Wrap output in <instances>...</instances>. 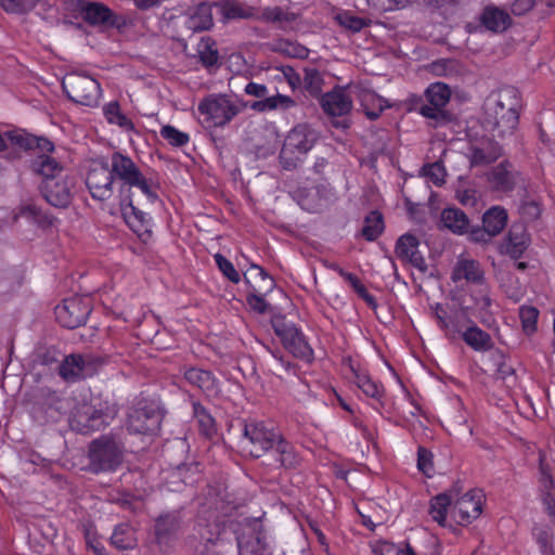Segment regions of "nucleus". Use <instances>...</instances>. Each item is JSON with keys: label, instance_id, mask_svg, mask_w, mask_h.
Listing matches in <instances>:
<instances>
[{"label": "nucleus", "instance_id": "79ce46f5", "mask_svg": "<svg viewBox=\"0 0 555 555\" xmlns=\"http://www.w3.org/2000/svg\"><path fill=\"white\" fill-rule=\"evenodd\" d=\"M192 410L199 433L207 438H212L217 434V424L210 412L198 401L192 402Z\"/></svg>", "mask_w": 555, "mask_h": 555}, {"label": "nucleus", "instance_id": "a211bd4d", "mask_svg": "<svg viewBox=\"0 0 555 555\" xmlns=\"http://www.w3.org/2000/svg\"><path fill=\"white\" fill-rule=\"evenodd\" d=\"M425 96L428 104L420 107V114L437 121L444 120L447 118L444 107L451 98L449 86L443 82L430 83L425 90Z\"/></svg>", "mask_w": 555, "mask_h": 555}, {"label": "nucleus", "instance_id": "ddd939ff", "mask_svg": "<svg viewBox=\"0 0 555 555\" xmlns=\"http://www.w3.org/2000/svg\"><path fill=\"white\" fill-rule=\"evenodd\" d=\"M438 328L448 340L460 338L466 323L472 322L466 309L456 306H444L436 302L430 306Z\"/></svg>", "mask_w": 555, "mask_h": 555}, {"label": "nucleus", "instance_id": "37998d69", "mask_svg": "<svg viewBox=\"0 0 555 555\" xmlns=\"http://www.w3.org/2000/svg\"><path fill=\"white\" fill-rule=\"evenodd\" d=\"M111 544L120 551L133 550L137 546L133 528L129 524L117 525L111 535Z\"/></svg>", "mask_w": 555, "mask_h": 555}, {"label": "nucleus", "instance_id": "39448f33", "mask_svg": "<svg viewBox=\"0 0 555 555\" xmlns=\"http://www.w3.org/2000/svg\"><path fill=\"white\" fill-rule=\"evenodd\" d=\"M197 111L207 127L223 128L238 115L241 109L230 95L211 93L201 100Z\"/></svg>", "mask_w": 555, "mask_h": 555}, {"label": "nucleus", "instance_id": "8fccbe9b", "mask_svg": "<svg viewBox=\"0 0 555 555\" xmlns=\"http://www.w3.org/2000/svg\"><path fill=\"white\" fill-rule=\"evenodd\" d=\"M539 314V310L533 306L522 305L519 307L521 328L527 336H531L538 331Z\"/></svg>", "mask_w": 555, "mask_h": 555}, {"label": "nucleus", "instance_id": "5701e85b", "mask_svg": "<svg viewBox=\"0 0 555 555\" xmlns=\"http://www.w3.org/2000/svg\"><path fill=\"white\" fill-rule=\"evenodd\" d=\"M502 146L492 138L481 137L470 141L468 155L470 165L487 166L502 156Z\"/></svg>", "mask_w": 555, "mask_h": 555}, {"label": "nucleus", "instance_id": "0eeeda50", "mask_svg": "<svg viewBox=\"0 0 555 555\" xmlns=\"http://www.w3.org/2000/svg\"><path fill=\"white\" fill-rule=\"evenodd\" d=\"M244 281L248 287L246 302L248 307L260 314L269 310L266 296L275 287L272 276L260 266L253 263L244 274Z\"/></svg>", "mask_w": 555, "mask_h": 555}, {"label": "nucleus", "instance_id": "aec40b11", "mask_svg": "<svg viewBox=\"0 0 555 555\" xmlns=\"http://www.w3.org/2000/svg\"><path fill=\"white\" fill-rule=\"evenodd\" d=\"M483 494L480 490H470L462 495L452 507V517L462 526L470 524L482 512Z\"/></svg>", "mask_w": 555, "mask_h": 555}, {"label": "nucleus", "instance_id": "72a5a7b5", "mask_svg": "<svg viewBox=\"0 0 555 555\" xmlns=\"http://www.w3.org/2000/svg\"><path fill=\"white\" fill-rule=\"evenodd\" d=\"M480 23L490 31L502 33L511 26L512 18L506 11L488 5L481 13Z\"/></svg>", "mask_w": 555, "mask_h": 555}, {"label": "nucleus", "instance_id": "6e6d98bb", "mask_svg": "<svg viewBox=\"0 0 555 555\" xmlns=\"http://www.w3.org/2000/svg\"><path fill=\"white\" fill-rule=\"evenodd\" d=\"M417 468L428 478L434 476V454L423 446L417 448Z\"/></svg>", "mask_w": 555, "mask_h": 555}, {"label": "nucleus", "instance_id": "473e14b6", "mask_svg": "<svg viewBox=\"0 0 555 555\" xmlns=\"http://www.w3.org/2000/svg\"><path fill=\"white\" fill-rule=\"evenodd\" d=\"M360 105L370 120H376L386 108L392 105L375 91L363 89L359 93Z\"/></svg>", "mask_w": 555, "mask_h": 555}, {"label": "nucleus", "instance_id": "de8ad7c7", "mask_svg": "<svg viewBox=\"0 0 555 555\" xmlns=\"http://www.w3.org/2000/svg\"><path fill=\"white\" fill-rule=\"evenodd\" d=\"M414 0H366L367 4L377 12H389L405 8L409 3ZM455 0H430L437 7H441L446 3H452Z\"/></svg>", "mask_w": 555, "mask_h": 555}, {"label": "nucleus", "instance_id": "6ab92c4d", "mask_svg": "<svg viewBox=\"0 0 555 555\" xmlns=\"http://www.w3.org/2000/svg\"><path fill=\"white\" fill-rule=\"evenodd\" d=\"M507 220L508 215L505 208L492 206L482 216V228L472 229L469 237L474 242H488L504 230Z\"/></svg>", "mask_w": 555, "mask_h": 555}, {"label": "nucleus", "instance_id": "052dcab7", "mask_svg": "<svg viewBox=\"0 0 555 555\" xmlns=\"http://www.w3.org/2000/svg\"><path fill=\"white\" fill-rule=\"evenodd\" d=\"M35 0H0V7L10 13H25L34 7Z\"/></svg>", "mask_w": 555, "mask_h": 555}, {"label": "nucleus", "instance_id": "7c9ffc66", "mask_svg": "<svg viewBox=\"0 0 555 555\" xmlns=\"http://www.w3.org/2000/svg\"><path fill=\"white\" fill-rule=\"evenodd\" d=\"M488 181L498 192H511L516 185V172L513 171L512 164L504 160L491 169Z\"/></svg>", "mask_w": 555, "mask_h": 555}, {"label": "nucleus", "instance_id": "3c124183", "mask_svg": "<svg viewBox=\"0 0 555 555\" xmlns=\"http://www.w3.org/2000/svg\"><path fill=\"white\" fill-rule=\"evenodd\" d=\"M335 20L341 27H344L352 33H359L363 28L370 26V24H371V20L365 18V17H360L350 11H343V12L338 13L335 16Z\"/></svg>", "mask_w": 555, "mask_h": 555}, {"label": "nucleus", "instance_id": "338daca9", "mask_svg": "<svg viewBox=\"0 0 555 555\" xmlns=\"http://www.w3.org/2000/svg\"><path fill=\"white\" fill-rule=\"evenodd\" d=\"M282 74L284 79L287 81L288 86L293 91L297 90L302 85V77L297 70L292 66H284L282 68Z\"/></svg>", "mask_w": 555, "mask_h": 555}, {"label": "nucleus", "instance_id": "e2e57ef3", "mask_svg": "<svg viewBox=\"0 0 555 555\" xmlns=\"http://www.w3.org/2000/svg\"><path fill=\"white\" fill-rule=\"evenodd\" d=\"M83 535L88 548L92 550L95 555H106V548L98 538L95 531H92L89 527H85Z\"/></svg>", "mask_w": 555, "mask_h": 555}, {"label": "nucleus", "instance_id": "20e7f679", "mask_svg": "<svg viewBox=\"0 0 555 555\" xmlns=\"http://www.w3.org/2000/svg\"><path fill=\"white\" fill-rule=\"evenodd\" d=\"M487 104V114L493 119L492 130L498 137L512 134L519 124L520 96L517 89L507 87L502 89L496 99Z\"/></svg>", "mask_w": 555, "mask_h": 555}, {"label": "nucleus", "instance_id": "680f3d73", "mask_svg": "<svg viewBox=\"0 0 555 555\" xmlns=\"http://www.w3.org/2000/svg\"><path fill=\"white\" fill-rule=\"evenodd\" d=\"M539 494L553 492L555 489V481L548 467L541 463L539 467Z\"/></svg>", "mask_w": 555, "mask_h": 555}, {"label": "nucleus", "instance_id": "c9c22d12", "mask_svg": "<svg viewBox=\"0 0 555 555\" xmlns=\"http://www.w3.org/2000/svg\"><path fill=\"white\" fill-rule=\"evenodd\" d=\"M330 269L335 271L340 278H343L354 291V293L371 308L376 309L377 308V301L376 298L369 293L365 285L362 283V281L359 279L358 275L354 273L346 271L344 268H341L337 263H333L330 266Z\"/></svg>", "mask_w": 555, "mask_h": 555}, {"label": "nucleus", "instance_id": "864d4df0", "mask_svg": "<svg viewBox=\"0 0 555 555\" xmlns=\"http://www.w3.org/2000/svg\"><path fill=\"white\" fill-rule=\"evenodd\" d=\"M422 175L431 181L436 186H441L446 182L447 171L441 162L425 164L421 170Z\"/></svg>", "mask_w": 555, "mask_h": 555}, {"label": "nucleus", "instance_id": "b1692460", "mask_svg": "<svg viewBox=\"0 0 555 555\" xmlns=\"http://www.w3.org/2000/svg\"><path fill=\"white\" fill-rule=\"evenodd\" d=\"M276 334L282 343L295 358L311 362L313 360V349L307 341L305 334L294 325L278 330Z\"/></svg>", "mask_w": 555, "mask_h": 555}, {"label": "nucleus", "instance_id": "49530a36", "mask_svg": "<svg viewBox=\"0 0 555 555\" xmlns=\"http://www.w3.org/2000/svg\"><path fill=\"white\" fill-rule=\"evenodd\" d=\"M103 114L111 125H116L125 131H133L134 124L130 118H128L120 108V105L117 101H112L104 105Z\"/></svg>", "mask_w": 555, "mask_h": 555}, {"label": "nucleus", "instance_id": "58836bf2", "mask_svg": "<svg viewBox=\"0 0 555 555\" xmlns=\"http://www.w3.org/2000/svg\"><path fill=\"white\" fill-rule=\"evenodd\" d=\"M443 225L455 234L469 233V219L460 208L449 207L443 209L441 214Z\"/></svg>", "mask_w": 555, "mask_h": 555}, {"label": "nucleus", "instance_id": "e433bc0d", "mask_svg": "<svg viewBox=\"0 0 555 555\" xmlns=\"http://www.w3.org/2000/svg\"><path fill=\"white\" fill-rule=\"evenodd\" d=\"M330 269L335 271L340 278H343L354 291V293L371 308L376 309L377 308V301L376 298L369 293L365 285L362 283V281L359 279L358 275L354 273L346 271L344 268H341L337 263H333L330 266Z\"/></svg>", "mask_w": 555, "mask_h": 555}, {"label": "nucleus", "instance_id": "412c9836", "mask_svg": "<svg viewBox=\"0 0 555 555\" xmlns=\"http://www.w3.org/2000/svg\"><path fill=\"white\" fill-rule=\"evenodd\" d=\"M350 372L357 387L363 392L364 396L371 398L374 402L371 406L382 414V409L385 406V387L382 382L375 380L371 377L367 371L356 367L350 364Z\"/></svg>", "mask_w": 555, "mask_h": 555}, {"label": "nucleus", "instance_id": "7ed1b4c3", "mask_svg": "<svg viewBox=\"0 0 555 555\" xmlns=\"http://www.w3.org/2000/svg\"><path fill=\"white\" fill-rule=\"evenodd\" d=\"M115 410L100 398H91L76 405L69 417V426L81 435L104 429L115 417Z\"/></svg>", "mask_w": 555, "mask_h": 555}, {"label": "nucleus", "instance_id": "9d476101", "mask_svg": "<svg viewBox=\"0 0 555 555\" xmlns=\"http://www.w3.org/2000/svg\"><path fill=\"white\" fill-rule=\"evenodd\" d=\"M315 133L305 125L293 128L284 140L280 159L285 169H291L301 160L314 145Z\"/></svg>", "mask_w": 555, "mask_h": 555}, {"label": "nucleus", "instance_id": "1a4fd4ad", "mask_svg": "<svg viewBox=\"0 0 555 555\" xmlns=\"http://www.w3.org/2000/svg\"><path fill=\"white\" fill-rule=\"evenodd\" d=\"M62 89L68 100L85 106H95L101 95L99 81L82 73H68L62 80Z\"/></svg>", "mask_w": 555, "mask_h": 555}, {"label": "nucleus", "instance_id": "a19ab883", "mask_svg": "<svg viewBox=\"0 0 555 555\" xmlns=\"http://www.w3.org/2000/svg\"><path fill=\"white\" fill-rule=\"evenodd\" d=\"M295 106L296 101L293 98L280 93L255 101L250 104V108L259 113L271 112L275 109L287 111Z\"/></svg>", "mask_w": 555, "mask_h": 555}, {"label": "nucleus", "instance_id": "f257e3e1", "mask_svg": "<svg viewBox=\"0 0 555 555\" xmlns=\"http://www.w3.org/2000/svg\"><path fill=\"white\" fill-rule=\"evenodd\" d=\"M106 159L118 185V198L133 194L132 189H138L147 203L154 204L159 199L158 181L153 176L144 175L128 154L116 151Z\"/></svg>", "mask_w": 555, "mask_h": 555}, {"label": "nucleus", "instance_id": "a878e982", "mask_svg": "<svg viewBox=\"0 0 555 555\" xmlns=\"http://www.w3.org/2000/svg\"><path fill=\"white\" fill-rule=\"evenodd\" d=\"M183 376L191 386L198 388L206 397L217 398L221 393V383L209 370L191 366L185 369Z\"/></svg>", "mask_w": 555, "mask_h": 555}, {"label": "nucleus", "instance_id": "423d86ee", "mask_svg": "<svg viewBox=\"0 0 555 555\" xmlns=\"http://www.w3.org/2000/svg\"><path fill=\"white\" fill-rule=\"evenodd\" d=\"M89 469L93 474L114 472L122 463V449L111 437L94 439L88 450Z\"/></svg>", "mask_w": 555, "mask_h": 555}, {"label": "nucleus", "instance_id": "2f4dec72", "mask_svg": "<svg viewBox=\"0 0 555 555\" xmlns=\"http://www.w3.org/2000/svg\"><path fill=\"white\" fill-rule=\"evenodd\" d=\"M76 8L82 14L83 20L91 25L99 24H111L113 25L115 22L113 21L114 13L113 11L98 2H87L83 0H76Z\"/></svg>", "mask_w": 555, "mask_h": 555}, {"label": "nucleus", "instance_id": "6e6552de", "mask_svg": "<svg viewBox=\"0 0 555 555\" xmlns=\"http://www.w3.org/2000/svg\"><path fill=\"white\" fill-rule=\"evenodd\" d=\"M105 362L92 353H70L60 362L57 373L64 382L73 384L94 376Z\"/></svg>", "mask_w": 555, "mask_h": 555}, {"label": "nucleus", "instance_id": "774afa93", "mask_svg": "<svg viewBox=\"0 0 555 555\" xmlns=\"http://www.w3.org/2000/svg\"><path fill=\"white\" fill-rule=\"evenodd\" d=\"M56 153L55 145L52 141L44 137L37 135V156L52 155L59 159Z\"/></svg>", "mask_w": 555, "mask_h": 555}, {"label": "nucleus", "instance_id": "69168bd1", "mask_svg": "<svg viewBox=\"0 0 555 555\" xmlns=\"http://www.w3.org/2000/svg\"><path fill=\"white\" fill-rule=\"evenodd\" d=\"M199 59L204 66L210 67L218 63L219 54L217 49H214L209 44H205L203 49L199 50Z\"/></svg>", "mask_w": 555, "mask_h": 555}, {"label": "nucleus", "instance_id": "cd10ccee", "mask_svg": "<svg viewBox=\"0 0 555 555\" xmlns=\"http://www.w3.org/2000/svg\"><path fill=\"white\" fill-rule=\"evenodd\" d=\"M237 555H271L266 533L248 530L236 537Z\"/></svg>", "mask_w": 555, "mask_h": 555}, {"label": "nucleus", "instance_id": "f704fd0d", "mask_svg": "<svg viewBox=\"0 0 555 555\" xmlns=\"http://www.w3.org/2000/svg\"><path fill=\"white\" fill-rule=\"evenodd\" d=\"M460 338H462L468 347L477 352H485L493 348L491 335L476 324L467 326L462 332Z\"/></svg>", "mask_w": 555, "mask_h": 555}, {"label": "nucleus", "instance_id": "09e8293b", "mask_svg": "<svg viewBox=\"0 0 555 555\" xmlns=\"http://www.w3.org/2000/svg\"><path fill=\"white\" fill-rule=\"evenodd\" d=\"M324 79L322 74L315 67L305 68L302 86L305 90L313 98H319L322 93Z\"/></svg>", "mask_w": 555, "mask_h": 555}, {"label": "nucleus", "instance_id": "0e129e2a", "mask_svg": "<svg viewBox=\"0 0 555 555\" xmlns=\"http://www.w3.org/2000/svg\"><path fill=\"white\" fill-rule=\"evenodd\" d=\"M495 361V376L501 379H506L507 377L514 374V369L506 363L505 356L502 352H496L494 354Z\"/></svg>", "mask_w": 555, "mask_h": 555}, {"label": "nucleus", "instance_id": "13d9d810", "mask_svg": "<svg viewBox=\"0 0 555 555\" xmlns=\"http://www.w3.org/2000/svg\"><path fill=\"white\" fill-rule=\"evenodd\" d=\"M223 13L229 20L249 18L253 16V9L245 8L236 2H229L223 7Z\"/></svg>", "mask_w": 555, "mask_h": 555}, {"label": "nucleus", "instance_id": "dca6fc26", "mask_svg": "<svg viewBox=\"0 0 555 555\" xmlns=\"http://www.w3.org/2000/svg\"><path fill=\"white\" fill-rule=\"evenodd\" d=\"M118 207L125 223L142 242L146 243L153 233L151 216L134 205L133 194L119 197Z\"/></svg>", "mask_w": 555, "mask_h": 555}, {"label": "nucleus", "instance_id": "c85d7f7f", "mask_svg": "<svg viewBox=\"0 0 555 555\" xmlns=\"http://www.w3.org/2000/svg\"><path fill=\"white\" fill-rule=\"evenodd\" d=\"M451 279L459 283L465 281L468 284L485 286V271L479 261L460 257L453 267Z\"/></svg>", "mask_w": 555, "mask_h": 555}, {"label": "nucleus", "instance_id": "c03bdc74", "mask_svg": "<svg viewBox=\"0 0 555 555\" xmlns=\"http://www.w3.org/2000/svg\"><path fill=\"white\" fill-rule=\"evenodd\" d=\"M384 229L385 222L382 212L372 210L364 218L361 234L367 242H374L383 234Z\"/></svg>", "mask_w": 555, "mask_h": 555}, {"label": "nucleus", "instance_id": "9b49d317", "mask_svg": "<svg viewBox=\"0 0 555 555\" xmlns=\"http://www.w3.org/2000/svg\"><path fill=\"white\" fill-rule=\"evenodd\" d=\"M116 182L105 157L93 159L86 175V186L94 201L104 202L113 197Z\"/></svg>", "mask_w": 555, "mask_h": 555}, {"label": "nucleus", "instance_id": "4be33fe9", "mask_svg": "<svg viewBox=\"0 0 555 555\" xmlns=\"http://www.w3.org/2000/svg\"><path fill=\"white\" fill-rule=\"evenodd\" d=\"M320 106L328 117H345L351 113L353 102L346 88L335 86L321 95Z\"/></svg>", "mask_w": 555, "mask_h": 555}, {"label": "nucleus", "instance_id": "c756f323", "mask_svg": "<svg viewBox=\"0 0 555 555\" xmlns=\"http://www.w3.org/2000/svg\"><path fill=\"white\" fill-rule=\"evenodd\" d=\"M275 463L284 469H295L300 465L301 457L296 447L281 436L270 450Z\"/></svg>", "mask_w": 555, "mask_h": 555}, {"label": "nucleus", "instance_id": "f8f14e48", "mask_svg": "<svg viewBox=\"0 0 555 555\" xmlns=\"http://www.w3.org/2000/svg\"><path fill=\"white\" fill-rule=\"evenodd\" d=\"M211 516L205 517L202 514L197 517V532L203 543L204 548L207 551V555H222L233 548L232 542L225 538L227 528L223 521L214 518L210 521Z\"/></svg>", "mask_w": 555, "mask_h": 555}, {"label": "nucleus", "instance_id": "603ef678", "mask_svg": "<svg viewBox=\"0 0 555 555\" xmlns=\"http://www.w3.org/2000/svg\"><path fill=\"white\" fill-rule=\"evenodd\" d=\"M160 137L173 147L185 146L190 142V134L183 132L171 125H165L160 128Z\"/></svg>", "mask_w": 555, "mask_h": 555}, {"label": "nucleus", "instance_id": "4468645a", "mask_svg": "<svg viewBox=\"0 0 555 555\" xmlns=\"http://www.w3.org/2000/svg\"><path fill=\"white\" fill-rule=\"evenodd\" d=\"M163 415L154 403L140 401L130 411L127 429L130 434L156 435L162 425Z\"/></svg>", "mask_w": 555, "mask_h": 555}, {"label": "nucleus", "instance_id": "bb28decb", "mask_svg": "<svg viewBox=\"0 0 555 555\" xmlns=\"http://www.w3.org/2000/svg\"><path fill=\"white\" fill-rule=\"evenodd\" d=\"M418 238L413 234L405 233L397 240L395 253L401 261L408 262L421 271H425L427 264L418 250Z\"/></svg>", "mask_w": 555, "mask_h": 555}, {"label": "nucleus", "instance_id": "a18cd8bd", "mask_svg": "<svg viewBox=\"0 0 555 555\" xmlns=\"http://www.w3.org/2000/svg\"><path fill=\"white\" fill-rule=\"evenodd\" d=\"M452 504V499L447 493H439L430 500L429 515L441 527L447 526V516Z\"/></svg>", "mask_w": 555, "mask_h": 555}, {"label": "nucleus", "instance_id": "2eb2a0df", "mask_svg": "<svg viewBox=\"0 0 555 555\" xmlns=\"http://www.w3.org/2000/svg\"><path fill=\"white\" fill-rule=\"evenodd\" d=\"M91 302L89 298L73 296L65 298L54 308L55 320L66 328H76L87 322L91 313Z\"/></svg>", "mask_w": 555, "mask_h": 555}, {"label": "nucleus", "instance_id": "bf43d9fd", "mask_svg": "<svg viewBox=\"0 0 555 555\" xmlns=\"http://www.w3.org/2000/svg\"><path fill=\"white\" fill-rule=\"evenodd\" d=\"M60 351L54 346H37V363L50 365L59 362Z\"/></svg>", "mask_w": 555, "mask_h": 555}, {"label": "nucleus", "instance_id": "4d7b16f0", "mask_svg": "<svg viewBox=\"0 0 555 555\" xmlns=\"http://www.w3.org/2000/svg\"><path fill=\"white\" fill-rule=\"evenodd\" d=\"M5 134L7 143H10L12 146L28 150L33 143V135L25 132L22 129H15L12 131H8Z\"/></svg>", "mask_w": 555, "mask_h": 555}, {"label": "nucleus", "instance_id": "393cba45", "mask_svg": "<svg viewBox=\"0 0 555 555\" xmlns=\"http://www.w3.org/2000/svg\"><path fill=\"white\" fill-rule=\"evenodd\" d=\"M181 526V518L178 513L160 515L155 521V539L163 553H167L177 539Z\"/></svg>", "mask_w": 555, "mask_h": 555}, {"label": "nucleus", "instance_id": "f3484780", "mask_svg": "<svg viewBox=\"0 0 555 555\" xmlns=\"http://www.w3.org/2000/svg\"><path fill=\"white\" fill-rule=\"evenodd\" d=\"M244 435L253 446L251 455L260 457L270 451L282 434L264 422H253L245 425Z\"/></svg>", "mask_w": 555, "mask_h": 555}, {"label": "nucleus", "instance_id": "5fc2aeb1", "mask_svg": "<svg viewBox=\"0 0 555 555\" xmlns=\"http://www.w3.org/2000/svg\"><path fill=\"white\" fill-rule=\"evenodd\" d=\"M214 260L219 271L232 283L237 284L241 281V275L235 269L234 264L220 253L214 255Z\"/></svg>", "mask_w": 555, "mask_h": 555}, {"label": "nucleus", "instance_id": "4c0bfd02", "mask_svg": "<svg viewBox=\"0 0 555 555\" xmlns=\"http://www.w3.org/2000/svg\"><path fill=\"white\" fill-rule=\"evenodd\" d=\"M529 236L522 227H513L507 234L505 241V253L514 258L518 259L522 256L525 250L529 246Z\"/></svg>", "mask_w": 555, "mask_h": 555}, {"label": "nucleus", "instance_id": "f03ea898", "mask_svg": "<svg viewBox=\"0 0 555 555\" xmlns=\"http://www.w3.org/2000/svg\"><path fill=\"white\" fill-rule=\"evenodd\" d=\"M37 175L41 177L39 190L48 204L66 208L73 198L74 178L52 155L37 156Z\"/></svg>", "mask_w": 555, "mask_h": 555}, {"label": "nucleus", "instance_id": "ea45409f", "mask_svg": "<svg viewBox=\"0 0 555 555\" xmlns=\"http://www.w3.org/2000/svg\"><path fill=\"white\" fill-rule=\"evenodd\" d=\"M185 25L193 31L209 29L214 25L211 5L199 3L186 18Z\"/></svg>", "mask_w": 555, "mask_h": 555}]
</instances>
